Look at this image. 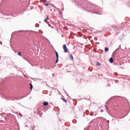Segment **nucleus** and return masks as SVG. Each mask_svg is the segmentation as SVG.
Returning <instances> with one entry per match:
<instances>
[{
  "label": "nucleus",
  "instance_id": "nucleus-1",
  "mask_svg": "<svg viewBox=\"0 0 130 130\" xmlns=\"http://www.w3.org/2000/svg\"><path fill=\"white\" fill-rule=\"evenodd\" d=\"M63 48L64 50V52L65 53H66L68 52V50L66 46V44H64L63 45Z\"/></svg>",
  "mask_w": 130,
  "mask_h": 130
},
{
  "label": "nucleus",
  "instance_id": "nucleus-2",
  "mask_svg": "<svg viewBox=\"0 0 130 130\" xmlns=\"http://www.w3.org/2000/svg\"><path fill=\"white\" fill-rule=\"evenodd\" d=\"M48 102H44L43 103V105L44 106H47L48 105Z\"/></svg>",
  "mask_w": 130,
  "mask_h": 130
},
{
  "label": "nucleus",
  "instance_id": "nucleus-3",
  "mask_svg": "<svg viewBox=\"0 0 130 130\" xmlns=\"http://www.w3.org/2000/svg\"><path fill=\"white\" fill-rule=\"evenodd\" d=\"M109 61L111 63H112L113 62V59L112 58H110L109 59Z\"/></svg>",
  "mask_w": 130,
  "mask_h": 130
},
{
  "label": "nucleus",
  "instance_id": "nucleus-4",
  "mask_svg": "<svg viewBox=\"0 0 130 130\" xmlns=\"http://www.w3.org/2000/svg\"><path fill=\"white\" fill-rule=\"evenodd\" d=\"M30 89L31 90H32V88H33V86H32V84L31 83H30Z\"/></svg>",
  "mask_w": 130,
  "mask_h": 130
},
{
  "label": "nucleus",
  "instance_id": "nucleus-5",
  "mask_svg": "<svg viewBox=\"0 0 130 130\" xmlns=\"http://www.w3.org/2000/svg\"><path fill=\"white\" fill-rule=\"evenodd\" d=\"M70 59L71 60H72L73 59V57L72 55H70Z\"/></svg>",
  "mask_w": 130,
  "mask_h": 130
},
{
  "label": "nucleus",
  "instance_id": "nucleus-6",
  "mask_svg": "<svg viewBox=\"0 0 130 130\" xmlns=\"http://www.w3.org/2000/svg\"><path fill=\"white\" fill-rule=\"evenodd\" d=\"M109 50V49L108 48L105 47V52H107Z\"/></svg>",
  "mask_w": 130,
  "mask_h": 130
},
{
  "label": "nucleus",
  "instance_id": "nucleus-7",
  "mask_svg": "<svg viewBox=\"0 0 130 130\" xmlns=\"http://www.w3.org/2000/svg\"><path fill=\"white\" fill-rule=\"evenodd\" d=\"M55 53L56 54V55L57 57V58L58 57V55L57 52L56 51H55Z\"/></svg>",
  "mask_w": 130,
  "mask_h": 130
},
{
  "label": "nucleus",
  "instance_id": "nucleus-8",
  "mask_svg": "<svg viewBox=\"0 0 130 130\" xmlns=\"http://www.w3.org/2000/svg\"><path fill=\"white\" fill-rule=\"evenodd\" d=\"M96 64L97 66H99L100 65V63L99 62H98L96 63Z\"/></svg>",
  "mask_w": 130,
  "mask_h": 130
},
{
  "label": "nucleus",
  "instance_id": "nucleus-9",
  "mask_svg": "<svg viewBox=\"0 0 130 130\" xmlns=\"http://www.w3.org/2000/svg\"><path fill=\"white\" fill-rule=\"evenodd\" d=\"M61 99L63 100V101L64 102H65L66 103H67V100H66L64 99H62V98H61Z\"/></svg>",
  "mask_w": 130,
  "mask_h": 130
},
{
  "label": "nucleus",
  "instance_id": "nucleus-10",
  "mask_svg": "<svg viewBox=\"0 0 130 130\" xmlns=\"http://www.w3.org/2000/svg\"><path fill=\"white\" fill-rule=\"evenodd\" d=\"M21 52H19L18 53V54L20 56H21Z\"/></svg>",
  "mask_w": 130,
  "mask_h": 130
},
{
  "label": "nucleus",
  "instance_id": "nucleus-11",
  "mask_svg": "<svg viewBox=\"0 0 130 130\" xmlns=\"http://www.w3.org/2000/svg\"><path fill=\"white\" fill-rule=\"evenodd\" d=\"M57 59L56 61V63H57L58 61V57H57Z\"/></svg>",
  "mask_w": 130,
  "mask_h": 130
},
{
  "label": "nucleus",
  "instance_id": "nucleus-12",
  "mask_svg": "<svg viewBox=\"0 0 130 130\" xmlns=\"http://www.w3.org/2000/svg\"><path fill=\"white\" fill-rule=\"evenodd\" d=\"M44 4L47 6H48L49 5L47 3H44Z\"/></svg>",
  "mask_w": 130,
  "mask_h": 130
},
{
  "label": "nucleus",
  "instance_id": "nucleus-13",
  "mask_svg": "<svg viewBox=\"0 0 130 130\" xmlns=\"http://www.w3.org/2000/svg\"><path fill=\"white\" fill-rule=\"evenodd\" d=\"M47 20L46 19H45L44 22H46L47 23Z\"/></svg>",
  "mask_w": 130,
  "mask_h": 130
},
{
  "label": "nucleus",
  "instance_id": "nucleus-14",
  "mask_svg": "<svg viewBox=\"0 0 130 130\" xmlns=\"http://www.w3.org/2000/svg\"><path fill=\"white\" fill-rule=\"evenodd\" d=\"M79 35L80 36H81L82 35H81V33H78Z\"/></svg>",
  "mask_w": 130,
  "mask_h": 130
},
{
  "label": "nucleus",
  "instance_id": "nucleus-15",
  "mask_svg": "<svg viewBox=\"0 0 130 130\" xmlns=\"http://www.w3.org/2000/svg\"><path fill=\"white\" fill-rule=\"evenodd\" d=\"M105 106L106 107V110H107V108L106 106Z\"/></svg>",
  "mask_w": 130,
  "mask_h": 130
},
{
  "label": "nucleus",
  "instance_id": "nucleus-16",
  "mask_svg": "<svg viewBox=\"0 0 130 130\" xmlns=\"http://www.w3.org/2000/svg\"><path fill=\"white\" fill-rule=\"evenodd\" d=\"M46 19L47 20H49V18L48 17H47V18H46Z\"/></svg>",
  "mask_w": 130,
  "mask_h": 130
},
{
  "label": "nucleus",
  "instance_id": "nucleus-17",
  "mask_svg": "<svg viewBox=\"0 0 130 130\" xmlns=\"http://www.w3.org/2000/svg\"><path fill=\"white\" fill-rule=\"evenodd\" d=\"M0 43H1V44H2V42H1L0 41Z\"/></svg>",
  "mask_w": 130,
  "mask_h": 130
},
{
  "label": "nucleus",
  "instance_id": "nucleus-18",
  "mask_svg": "<svg viewBox=\"0 0 130 130\" xmlns=\"http://www.w3.org/2000/svg\"><path fill=\"white\" fill-rule=\"evenodd\" d=\"M98 44H99V42H98L97 43Z\"/></svg>",
  "mask_w": 130,
  "mask_h": 130
},
{
  "label": "nucleus",
  "instance_id": "nucleus-19",
  "mask_svg": "<svg viewBox=\"0 0 130 130\" xmlns=\"http://www.w3.org/2000/svg\"><path fill=\"white\" fill-rule=\"evenodd\" d=\"M78 32L80 33V32Z\"/></svg>",
  "mask_w": 130,
  "mask_h": 130
}]
</instances>
